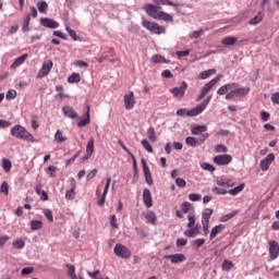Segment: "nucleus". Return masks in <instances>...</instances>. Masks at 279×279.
<instances>
[{
  "label": "nucleus",
  "mask_w": 279,
  "mask_h": 279,
  "mask_svg": "<svg viewBox=\"0 0 279 279\" xmlns=\"http://www.w3.org/2000/svg\"><path fill=\"white\" fill-rule=\"evenodd\" d=\"M143 10L151 19H155V21H165L166 23H173V15L160 11L162 10L160 5L148 3L143 5Z\"/></svg>",
  "instance_id": "nucleus-1"
},
{
  "label": "nucleus",
  "mask_w": 279,
  "mask_h": 279,
  "mask_svg": "<svg viewBox=\"0 0 279 279\" xmlns=\"http://www.w3.org/2000/svg\"><path fill=\"white\" fill-rule=\"evenodd\" d=\"M11 136H14V138H19L20 141H27L28 143H36V138H34V135L27 132V129L25 126L16 124L13 128H11L10 131Z\"/></svg>",
  "instance_id": "nucleus-2"
},
{
  "label": "nucleus",
  "mask_w": 279,
  "mask_h": 279,
  "mask_svg": "<svg viewBox=\"0 0 279 279\" xmlns=\"http://www.w3.org/2000/svg\"><path fill=\"white\" fill-rule=\"evenodd\" d=\"M220 81H221V75H218L215 78H213L211 81H209L208 83H206L201 88V93H199L198 97L196 98V101H202V99H204L206 97V95H208V93H210V90H213V88H215V86Z\"/></svg>",
  "instance_id": "nucleus-3"
},
{
  "label": "nucleus",
  "mask_w": 279,
  "mask_h": 279,
  "mask_svg": "<svg viewBox=\"0 0 279 279\" xmlns=\"http://www.w3.org/2000/svg\"><path fill=\"white\" fill-rule=\"evenodd\" d=\"M213 208H205L202 211V226L204 231V236L208 235V228H210V218L213 217Z\"/></svg>",
  "instance_id": "nucleus-4"
},
{
  "label": "nucleus",
  "mask_w": 279,
  "mask_h": 279,
  "mask_svg": "<svg viewBox=\"0 0 279 279\" xmlns=\"http://www.w3.org/2000/svg\"><path fill=\"white\" fill-rule=\"evenodd\" d=\"M143 27H145V29H148V32H150V34H165L166 29L165 27L158 25V23L156 22H150L148 20H144L142 22Z\"/></svg>",
  "instance_id": "nucleus-5"
},
{
  "label": "nucleus",
  "mask_w": 279,
  "mask_h": 279,
  "mask_svg": "<svg viewBox=\"0 0 279 279\" xmlns=\"http://www.w3.org/2000/svg\"><path fill=\"white\" fill-rule=\"evenodd\" d=\"M250 87H235V89H232L225 96V99L230 101L234 97H245V95H250Z\"/></svg>",
  "instance_id": "nucleus-6"
},
{
  "label": "nucleus",
  "mask_w": 279,
  "mask_h": 279,
  "mask_svg": "<svg viewBox=\"0 0 279 279\" xmlns=\"http://www.w3.org/2000/svg\"><path fill=\"white\" fill-rule=\"evenodd\" d=\"M208 136H210V134H208V133L202 134V136L198 138L194 137V136H189L185 138V144L189 147H199V145H204L206 140H208Z\"/></svg>",
  "instance_id": "nucleus-7"
},
{
  "label": "nucleus",
  "mask_w": 279,
  "mask_h": 279,
  "mask_svg": "<svg viewBox=\"0 0 279 279\" xmlns=\"http://www.w3.org/2000/svg\"><path fill=\"white\" fill-rule=\"evenodd\" d=\"M113 254H116V256H118V258H130V256H132V251H130V248H128V246L121 244V243H117L114 248H113Z\"/></svg>",
  "instance_id": "nucleus-8"
},
{
  "label": "nucleus",
  "mask_w": 279,
  "mask_h": 279,
  "mask_svg": "<svg viewBox=\"0 0 279 279\" xmlns=\"http://www.w3.org/2000/svg\"><path fill=\"white\" fill-rule=\"evenodd\" d=\"M186 88H189V84L185 81H183L181 86L171 88L170 93L177 99H182V97H184V95L186 93Z\"/></svg>",
  "instance_id": "nucleus-9"
},
{
  "label": "nucleus",
  "mask_w": 279,
  "mask_h": 279,
  "mask_svg": "<svg viewBox=\"0 0 279 279\" xmlns=\"http://www.w3.org/2000/svg\"><path fill=\"white\" fill-rule=\"evenodd\" d=\"M163 258L166 260H170L172 265H179V263H184V260H186V255L182 253H177L165 255Z\"/></svg>",
  "instance_id": "nucleus-10"
},
{
  "label": "nucleus",
  "mask_w": 279,
  "mask_h": 279,
  "mask_svg": "<svg viewBox=\"0 0 279 279\" xmlns=\"http://www.w3.org/2000/svg\"><path fill=\"white\" fill-rule=\"evenodd\" d=\"M215 165L218 167H226L232 162V155H218L214 157Z\"/></svg>",
  "instance_id": "nucleus-11"
},
{
  "label": "nucleus",
  "mask_w": 279,
  "mask_h": 279,
  "mask_svg": "<svg viewBox=\"0 0 279 279\" xmlns=\"http://www.w3.org/2000/svg\"><path fill=\"white\" fill-rule=\"evenodd\" d=\"M51 69H53V61L49 60L48 62L43 63L41 69L37 73V77L39 80L47 77L48 73H51Z\"/></svg>",
  "instance_id": "nucleus-12"
},
{
  "label": "nucleus",
  "mask_w": 279,
  "mask_h": 279,
  "mask_svg": "<svg viewBox=\"0 0 279 279\" xmlns=\"http://www.w3.org/2000/svg\"><path fill=\"white\" fill-rule=\"evenodd\" d=\"M136 106V98L134 97V92H129L124 95V108L125 110H132Z\"/></svg>",
  "instance_id": "nucleus-13"
},
{
  "label": "nucleus",
  "mask_w": 279,
  "mask_h": 279,
  "mask_svg": "<svg viewBox=\"0 0 279 279\" xmlns=\"http://www.w3.org/2000/svg\"><path fill=\"white\" fill-rule=\"evenodd\" d=\"M274 160H276L274 153L268 154L259 163L262 171H269V167H271Z\"/></svg>",
  "instance_id": "nucleus-14"
},
{
  "label": "nucleus",
  "mask_w": 279,
  "mask_h": 279,
  "mask_svg": "<svg viewBox=\"0 0 279 279\" xmlns=\"http://www.w3.org/2000/svg\"><path fill=\"white\" fill-rule=\"evenodd\" d=\"M95 153V138H90L86 145V155L81 159V162H86Z\"/></svg>",
  "instance_id": "nucleus-15"
},
{
  "label": "nucleus",
  "mask_w": 279,
  "mask_h": 279,
  "mask_svg": "<svg viewBox=\"0 0 279 279\" xmlns=\"http://www.w3.org/2000/svg\"><path fill=\"white\" fill-rule=\"evenodd\" d=\"M197 114H199L197 107H194L190 110H186L184 108L177 110L178 117H197Z\"/></svg>",
  "instance_id": "nucleus-16"
},
{
  "label": "nucleus",
  "mask_w": 279,
  "mask_h": 279,
  "mask_svg": "<svg viewBox=\"0 0 279 279\" xmlns=\"http://www.w3.org/2000/svg\"><path fill=\"white\" fill-rule=\"evenodd\" d=\"M234 88H239V83H228L222 85L220 88H218L217 90V95L223 96V95H228V92Z\"/></svg>",
  "instance_id": "nucleus-17"
},
{
  "label": "nucleus",
  "mask_w": 279,
  "mask_h": 279,
  "mask_svg": "<svg viewBox=\"0 0 279 279\" xmlns=\"http://www.w3.org/2000/svg\"><path fill=\"white\" fill-rule=\"evenodd\" d=\"M40 24L44 27H47L48 29H58V27H60V24L58 22H56L54 20H51L49 17H41Z\"/></svg>",
  "instance_id": "nucleus-18"
},
{
  "label": "nucleus",
  "mask_w": 279,
  "mask_h": 279,
  "mask_svg": "<svg viewBox=\"0 0 279 279\" xmlns=\"http://www.w3.org/2000/svg\"><path fill=\"white\" fill-rule=\"evenodd\" d=\"M199 230H202V225H194L192 228H189V230L184 231V236H187L189 239H195V236L199 234Z\"/></svg>",
  "instance_id": "nucleus-19"
},
{
  "label": "nucleus",
  "mask_w": 279,
  "mask_h": 279,
  "mask_svg": "<svg viewBox=\"0 0 279 279\" xmlns=\"http://www.w3.org/2000/svg\"><path fill=\"white\" fill-rule=\"evenodd\" d=\"M112 182L111 178H108L105 184V189L101 195V198L98 202V206L104 207L106 204V195H108V191H110V183Z\"/></svg>",
  "instance_id": "nucleus-20"
},
{
  "label": "nucleus",
  "mask_w": 279,
  "mask_h": 279,
  "mask_svg": "<svg viewBox=\"0 0 279 279\" xmlns=\"http://www.w3.org/2000/svg\"><path fill=\"white\" fill-rule=\"evenodd\" d=\"M143 201L146 208H151V206H154V201L151 199V191H149V189H145L143 191Z\"/></svg>",
  "instance_id": "nucleus-21"
},
{
  "label": "nucleus",
  "mask_w": 279,
  "mask_h": 279,
  "mask_svg": "<svg viewBox=\"0 0 279 279\" xmlns=\"http://www.w3.org/2000/svg\"><path fill=\"white\" fill-rule=\"evenodd\" d=\"M208 132V126L207 125H195L191 129V133L193 136H202V134H206Z\"/></svg>",
  "instance_id": "nucleus-22"
},
{
  "label": "nucleus",
  "mask_w": 279,
  "mask_h": 279,
  "mask_svg": "<svg viewBox=\"0 0 279 279\" xmlns=\"http://www.w3.org/2000/svg\"><path fill=\"white\" fill-rule=\"evenodd\" d=\"M269 254L272 259H276V257L279 256V245L276 241L269 242Z\"/></svg>",
  "instance_id": "nucleus-23"
},
{
  "label": "nucleus",
  "mask_w": 279,
  "mask_h": 279,
  "mask_svg": "<svg viewBox=\"0 0 279 279\" xmlns=\"http://www.w3.org/2000/svg\"><path fill=\"white\" fill-rule=\"evenodd\" d=\"M62 112L64 117H68L69 119H77V112H75V109L71 106L62 107Z\"/></svg>",
  "instance_id": "nucleus-24"
},
{
  "label": "nucleus",
  "mask_w": 279,
  "mask_h": 279,
  "mask_svg": "<svg viewBox=\"0 0 279 279\" xmlns=\"http://www.w3.org/2000/svg\"><path fill=\"white\" fill-rule=\"evenodd\" d=\"M223 230H226L225 225H218V226L214 227L210 231L209 240L213 241V239H215L217 236V234H221V232H223Z\"/></svg>",
  "instance_id": "nucleus-25"
},
{
  "label": "nucleus",
  "mask_w": 279,
  "mask_h": 279,
  "mask_svg": "<svg viewBox=\"0 0 279 279\" xmlns=\"http://www.w3.org/2000/svg\"><path fill=\"white\" fill-rule=\"evenodd\" d=\"M90 123V107H86V118L77 122L78 128H86Z\"/></svg>",
  "instance_id": "nucleus-26"
},
{
  "label": "nucleus",
  "mask_w": 279,
  "mask_h": 279,
  "mask_svg": "<svg viewBox=\"0 0 279 279\" xmlns=\"http://www.w3.org/2000/svg\"><path fill=\"white\" fill-rule=\"evenodd\" d=\"M27 60V53H24L17 57L14 62L11 64V69H19Z\"/></svg>",
  "instance_id": "nucleus-27"
},
{
  "label": "nucleus",
  "mask_w": 279,
  "mask_h": 279,
  "mask_svg": "<svg viewBox=\"0 0 279 279\" xmlns=\"http://www.w3.org/2000/svg\"><path fill=\"white\" fill-rule=\"evenodd\" d=\"M151 62L154 64H169V60H167L165 57L160 56V54H155L151 57Z\"/></svg>",
  "instance_id": "nucleus-28"
},
{
  "label": "nucleus",
  "mask_w": 279,
  "mask_h": 279,
  "mask_svg": "<svg viewBox=\"0 0 279 279\" xmlns=\"http://www.w3.org/2000/svg\"><path fill=\"white\" fill-rule=\"evenodd\" d=\"M213 99V96H208L205 100H203L199 105L196 106V109L198 110L199 114L204 110H206V107L210 104V100Z\"/></svg>",
  "instance_id": "nucleus-29"
},
{
  "label": "nucleus",
  "mask_w": 279,
  "mask_h": 279,
  "mask_svg": "<svg viewBox=\"0 0 279 279\" xmlns=\"http://www.w3.org/2000/svg\"><path fill=\"white\" fill-rule=\"evenodd\" d=\"M144 217L148 223L156 226V221H158V217H156V214L154 211H148L147 214L144 215Z\"/></svg>",
  "instance_id": "nucleus-30"
},
{
  "label": "nucleus",
  "mask_w": 279,
  "mask_h": 279,
  "mask_svg": "<svg viewBox=\"0 0 279 279\" xmlns=\"http://www.w3.org/2000/svg\"><path fill=\"white\" fill-rule=\"evenodd\" d=\"M80 82H82V76L80 75V73H72L68 77V83L69 84H80Z\"/></svg>",
  "instance_id": "nucleus-31"
},
{
  "label": "nucleus",
  "mask_w": 279,
  "mask_h": 279,
  "mask_svg": "<svg viewBox=\"0 0 279 279\" xmlns=\"http://www.w3.org/2000/svg\"><path fill=\"white\" fill-rule=\"evenodd\" d=\"M65 199H75V180L72 179V187L65 192Z\"/></svg>",
  "instance_id": "nucleus-32"
},
{
  "label": "nucleus",
  "mask_w": 279,
  "mask_h": 279,
  "mask_svg": "<svg viewBox=\"0 0 279 279\" xmlns=\"http://www.w3.org/2000/svg\"><path fill=\"white\" fill-rule=\"evenodd\" d=\"M235 44H236V37H233V36L225 37L221 40V45H225V47H230V46L235 45Z\"/></svg>",
  "instance_id": "nucleus-33"
},
{
  "label": "nucleus",
  "mask_w": 279,
  "mask_h": 279,
  "mask_svg": "<svg viewBox=\"0 0 279 279\" xmlns=\"http://www.w3.org/2000/svg\"><path fill=\"white\" fill-rule=\"evenodd\" d=\"M215 73H217V70L215 69L206 70L201 72L198 77L199 80H208V77H210V75H215Z\"/></svg>",
  "instance_id": "nucleus-34"
},
{
  "label": "nucleus",
  "mask_w": 279,
  "mask_h": 279,
  "mask_svg": "<svg viewBox=\"0 0 279 279\" xmlns=\"http://www.w3.org/2000/svg\"><path fill=\"white\" fill-rule=\"evenodd\" d=\"M155 5H172V8H178V3H174L171 0H153Z\"/></svg>",
  "instance_id": "nucleus-35"
},
{
  "label": "nucleus",
  "mask_w": 279,
  "mask_h": 279,
  "mask_svg": "<svg viewBox=\"0 0 279 279\" xmlns=\"http://www.w3.org/2000/svg\"><path fill=\"white\" fill-rule=\"evenodd\" d=\"M236 215H239V210H233V211H231V213H229V214L222 216V217L220 218V221H221L222 223H226V222L230 221V219H234V217H236Z\"/></svg>",
  "instance_id": "nucleus-36"
},
{
  "label": "nucleus",
  "mask_w": 279,
  "mask_h": 279,
  "mask_svg": "<svg viewBox=\"0 0 279 279\" xmlns=\"http://www.w3.org/2000/svg\"><path fill=\"white\" fill-rule=\"evenodd\" d=\"M217 185L227 186L228 189H230V186H234V182L230 179H219L217 180Z\"/></svg>",
  "instance_id": "nucleus-37"
},
{
  "label": "nucleus",
  "mask_w": 279,
  "mask_h": 279,
  "mask_svg": "<svg viewBox=\"0 0 279 279\" xmlns=\"http://www.w3.org/2000/svg\"><path fill=\"white\" fill-rule=\"evenodd\" d=\"M48 9H49V4L47 3V1H39V2H37V10L41 14H46Z\"/></svg>",
  "instance_id": "nucleus-38"
},
{
  "label": "nucleus",
  "mask_w": 279,
  "mask_h": 279,
  "mask_svg": "<svg viewBox=\"0 0 279 279\" xmlns=\"http://www.w3.org/2000/svg\"><path fill=\"white\" fill-rule=\"evenodd\" d=\"M263 13L258 12L253 19L248 21L250 25H258V23L263 22Z\"/></svg>",
  "instance_id": "nucleus-39"
},
{
  "label": "nucleus",
  "mask_w": 279,
  "mask_h": 279,
  "mask_svg": "<svg viewBox=\"0 0 279 279\" xmlns=\"http://www.w3.org/2000/svg\"><path fill=\"white\" fill-rule=\"evenodd\" d=\"M31 21H32V15L26 14L24 22H23V26H22V32H24V34L29 32V22Z\"/></svg>",
  "instance_id": "nucleus-40"
},
{
  "label": "nucleus",
  "mask_w": 279,
  "mask_h": 279,
  "mask_svg": "<svg viewBox=\"0 0 279 279\" xmlns=\"http://www.w3.org/2000/svg\"><path fill=\"white\" fill-rule=\"evenodd\" d=\"M243 189H245V183H241L236 187L229 190L228 193H229V195L235 196V195H239V193H241V191H243Z\"/></svg>",
  "instance_id": "nucleus-41"
},
{
  "label": "nucleus",
  "mask_w": 279,
  "mask_h": 279,
  "mask_svg": "<svg viewBox=\"0 0 279 279\" xmlns=\"http://www.w3.org/2000/svg\"><path fill=\"white\" fill-rule=\"evenodd\" d=\"M2 168L5 173H10V171L12 170V161L3 158L2 159Z\"/></svg>",
  "instance_id": "nucleus-42"
},
{
  "label": "nucleus",
  "mask_w": 279,
  "mask_h": 279,
  "mask_svg": "<svg viewBox=\"0 0 279 279\" xmlns=\"http://www.w3.org/2000/svg\"><path fill=\"white\" fill-rule=\"evenodd\" d=\"M147 136L149 141H151V143H156L157 137H156V130L154 129V126H150L147 129Z\"/></svg>",
  "instance_id": "nucleus-43"
},
{
  "label": "nucleus",
  "mask_w": 279,
  "mask_h": 279,
  "mask_svg": "<svg viewBox=\"0 0 279 279\" xmlns=\"http://www.w3.org/2000/svg\"><path fill=\"white\" fill-rule=\"evenodd\" d=\"M100 274L101 272L99 270L88 271L87 276H89V278H93V279H110V278H108V276L101 277Z\"/></svg>",
  "instance_id": "nucleus-44"
},
{
  "label": "nucleus",
  "mask_w": 279,
  "mask_h": 279,
  "mask_svg": "<svg viewBox=\"0 0 279 279\" xmlns=\"http://www.w3.org/2000/svg\"><path fill=\"white\" fill-rule=\"evenodd\" d=\"M66 269H68V276L71 279H77V275H75V266L74 265L68 264Z\"/></svg>",
  "instance_id": "nucleus-45"
},
{
  "label": "nucleus",
  "mask_w": 279,
  "mask_h": 279,
  "mask_svg": "<svg viewBox=\"0 0 279 279\" xmlns=\"http://www.w3.org/2000/svg\"><path fill=\"white\" fill-rule=\"evenodd\" d=\"M222 271H231L232 267H234V263H232L231 260L225 259L222 262Z\"/></svg>",
  "instance_id": "nucleus-46"
},
{
  "label": "nucleus",
  "mask_w": 279,
  "mask_h": 279,
  "mask_svg": "<svg viewBox=\"0 0 279 279\" xmlns=\"http://www.w3.org/2000/svg\"><path fill=\"white\" fill-rule=\"evenodd\" d=\"M215 153L216 154H228V147L223 144H218L215 146Z\"/></svg>",
  "instance_id": "nucleus-47"
},
{
  "label": "nucleus",
  "mask_w": 279,
  "mask_h": 279,
  "mask_svg": "<svg viewBox=\"0 0 279 279\" xmlns=\"http://www.w3.org/2000/svg\"><path fill=\"white\" fill-rule=\"evenodd\" d=\"M43 228L41 220H32L31 221V230H40Z\"/></svg>",
  "instance_id": "nucleus-48"
},
{
  "label": "nucleus",
  "mask_w": 279,
  "mask_h": 279,
  "mask_svg": "<svg viewBox=\"0 0 279 279\" xmlns=\"http://www.w3.org/2000/svg\"><path fill=\"white\" fill-rule=\"evenodd\" d=\"M142 145H143L144 149H146V151H148V154H154V148L151 147V144H149V141L142 140Z\"/></svg>",
  "instance_id": "nucleus-49"
},
{
  "label": "nucleus",
  "mask_w": 279,
  "mask_h": 279,
  "mask_svg": "<svg viewBox=\"0 0 279 279\" xmlns=\"http://www.w3.org/2000/svg\"><path fill=\"white\" fill-rule=\"evenodd\" d=\"M80 154H82V150H78L75 155H73L72 158L68 159L65 161V167H71V165H73V162H75V160H77V158H80Z\"/></svg>",
  "instance_id": "nucleus-50"
},
{
  "label": "nucleus",
  "mask_w": 279,
  "mask_h": 279,
  "mask_svg": "<svg viewBox=\"0 0 279 279\" xmlns=\"http://www.w3.org/2000/svg\"><path fill=\"white\" fill-rule=\"evenodd\" d=\"M54 141H57V143H64V141H66V137L62 135V131L58 130L54 134Z\"/></svg>",
  "instance_id": "nucleus-51"
},
{
  "label": "nucleus",
  "mask_w": 279,
  "mask_h": 279,
  "mask_svg": "<svg viewBox=\"0 0 279 279\" xmlns=\"http://www.w3.org/2000/svg\"><path fill=\"white\" fill-rule=\"evenodd\" d=\"M204 243H206V239H196L192 242L193 247H195L196 250H199V247H202V245H204Z\"/></svg>",
  "instance_id": "nucleus-52"
},
{
  "label": "nucleus",
  "mask_w": 279,
  "mask_h": 279,
  "mask_svg": "<svg viewBox=\"0 0 279 279\" xmlns=\"http://www.w3.org/2000/svg\"><path fill=\"white\" fill-rule=\"evenodd\" d=\"M65 32H68L69 36H71L72 40H80V36H77V33L73 31L71 27L66 26Z\"/></svg>",
  "instance_id": "nucleus-53"
},
{
  "label": "nucleus",
  "mask_w": 279,
  "mask_h": 279,
  "mask_svg": "<svg viewBox=\"0 0 279 279\" xmlns=\"http://www.w3.org/2000/svg\"><path fill=\"white\" fill-rule=\"evenodd\" d=\"M43 214L45 215L46 219L52 223L53 221V211L51 209H44Z\"/></svg>",
  "instance_id": "nucleus-54"
},
{
  "label": "nucleus",
  "mask_w": 279,
  "mask_h": 279,
  "mask_svg": "<svg viewBox=\"0 0 279 279\" xmlns=\"http://www.w3.org/2000/svg\"><path fill=\"white\" fill-rule=\"evenodd\" d=\"M0 193H3V195H8L10 193V186L8 185V182H2L0 186Z\"/></svg>",
  "instance_id": "nucleus-55"
},
{
  "label": "nucleus",
  "mask_w": 279,
  "mask_h": 279,
  "mask_svg": "<svg viewBox=\"0 0 279 279\" xmlns=\"http://www.w3.org/2000/svg\"><path fill=\"white\" fill-rule=\"evenodd\" d=\"M141 162H142L144 175H151V172L149 170V166H147V161L145 159H142Z\"/></svg>",
  "instance_id": "nucleus-56"
},
{
  "label": "nucleus",
  "mask_w": 279,
  "mask_h": 279,
  "mask_svg": "<svg viewBox=\"0 0 279 279\" xmlns=\"http://www.w3.org/2000/svg\"><path fill=\"white\" fill-rule=\"evenodd\" d=\"M5 97H7L8 101H11V99H16V90L9 89L5 94Z\"/></svg>",
  "instance_id": "nucleus-57"
},
{
  "label": "nucleus",
  "mask_w": 279,
  "mask_h": 279,
  "mask_svg": "<svg viewBox=\"0 0 279 279\" xmlns=\"http://www.w3.org/2000/svg\"><path fill=\"white\" fill-rule=\"evenodd\" d=\"M13 247L15 250H23V247H25V241L23 240H16L13 242Z\"/></svg>",
  "instance_id": "nucleus-58"
},
{
  "label": "nucleus",
  "mask_w": 279,
  "mask_h": 279,
  "mask_svg": "<svg viewBox=\"0 0 279 279\" xmlns=\"http://www.w3.org/2000/svg\"><path fill=\"white\" fill-rule=\"evenodd\" d=\"M187 228H193L195 226V221H196V218H195V215L193 214H190L187 216Z\"/></svg>",
  "instance_id": "nucleus-59"
},
{
  "label": "nucleus",
  "mask_w": 279,
  "mask_h": 279,
  "mask_svg": "<svg viewBox=\"0 0 279 279\" xmlns=\"http://www.w3.org/2000/svg\"><path fill=\"white\" fill-rule=\"evenodd\" d=\"M175 184L179 186V189H185L186 187V181L182 178L175 179Z\"/></svg>",
  "instance_id": "nucleus-60"
},
{
  "label": "nucleus",
  "mask_w": 279,
  "mask_h": 279,
  "mask_svg": "<svg viewBox=\"0 0 279 279\" xmlns=\"http://www.w3.org/2000/svg\"><path fill=\"white\" fill-rule=\"evenodd\" d=\"M202 169H204L205 171H215V166L208 163V162H204L201 165Z\"/></svg>",
  "instance_id": "nucleus-61"
},
{
  "label": "nucleus",
  "mask_w": 279,
  "mask_h": 279,
  "mask_svg": "<svg viewBox=\"0 0 279 279\" xmlns=\"http://www.w3.org/2000/svg\"><path fill=\"white\" fill-rule=\"evenodd\" d=\"M181 210L182 213L186 214L191 210V203L189 202H184L182 205H181Z\"/></svg>",
  "instance_id": "nucleus-62"
},
{
  "label": "nucleus",
  "mask_w": 279,
  "mask_h": 279,
  "mask_svg": "<svg viewBox=\"0 0 279 279\" xmlns=\"http://www.w3.org/2000/svg\"><path fill=\"white\" fill-rule=\"evenodd\" d=\"M189 199L191 202H199V199H202V195L192 193L189 195Z\"/></svg>",
  "instance_id": "nucleus-63"
},
{
  "label": "nucleus",
  "mask_w": 279,
  "mask_h": 279,
  "mask_svg": "<svg viewBox=\"0 0 279 279\" xmlns=\"http://www.w3.org/2000/svg\"><path fill=\"white\" fill-rule=\"evenodd\" d=\"M270 99L272 104H276L277 106H279V93L272 94Z\"/></svg>",
  "instance_id": "nucleus-64"
}]
</instances>
